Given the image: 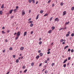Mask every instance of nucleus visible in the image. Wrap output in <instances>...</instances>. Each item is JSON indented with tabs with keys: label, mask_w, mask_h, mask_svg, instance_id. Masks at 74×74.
Here are the masks:
<instances>
[{
	"label": "nucleus",
	"mask_w": 74,
	"mask_h": 74,
	"mask_svg": "<svg viewBox=\"0 0 74 74\" xmlns=\"http://www.w3.org/2000/svg\"><path fill=\"white\" fill-rule=\"evenodd\" d=\"M33 22V21H30L29 22V23H31V24H32Z\"/></svg>",
	"instance_id": "cd10ccee"
},
{
	"label": "nucleus",
	"mask_w": 74,
	"mask_h": 74,
	"mask_svg": "<svg viewBox=\"0 0 74 74\" xmlns=\"http://www.w3.org/2000/svg\"><path fill=\"white\" fill-rule=\"evenodd\" d=\"M23 49H24V47H21L20 48V50H21V51H22V50H23Z\"/></svg>",
	"instance_id": "39448f33"
},
{
	"label": "nucleus",
	"mask_w": 74,
	"mask_h": 74,
	"mask_svg": "<svg viewBox=\"0 0 74 74\" xmlns=\"http://www.w3.org/2000/svg\"><path fill=\"white\" fill-rule=\"evenodd\" d=\"M41 38H40L39 39V41H41Z\"/></svg>",
	"instance_id": "338daca9"
},
{
	"label": "nucleus",
	"mask_w": 74,
	"mask_h": 74,
	"mask_svg": "<svg viewBox=\"0 0 74 74\" xmlns=\"http://www.w3.org/2000/svg\"><path fill=\"white\" fill-rule=\"evenodd\" d=\"M48 62L47 61V60H45V63H47V62Z\"/></svg>",
	"instance_id": "79ce46f5"
},
{
	"label": "nucleus",
	"mask_w": 74,
	"mask_h": 74,
	"mask_svg": "<svg viewBox=\"0 0 74 74\" xmlns=\"http://www.w3.org/2000/svg\"><path fill=\"white\" fill-rule=\"evenodd\" d=\"M41 64H42V63H40L39 65V67H41Z\"/></svg>",
	"instance_id": "de8ad7c7"
},
{
	"label": "nucleus",
	"mask_w": 74,
	"mask_h": 74,
	"mask_svg": "<svg viewBox=\"0 0 74 74\" xmlns=\"http://www.w3.org/2000/svg\"><path fill=\"white\" fill-rule=\"evenodd\" d=\"M14 18V16H12L11 17V19H12V18Z\"/></svg>",
	"instance_id": "6e6d98bb"
},
{
	"label": "nucleus",
	"mask_w": 74,
	"mask_h": 74,
	"mask_svg": "<svg viewBox=\"0 0 74 74\" xmlns=\"http://www.w3.org/2000/svg\"><path fill=\"white\" fill-rule=\"evenodd\" d=\"M9 73H10V71H9V72H8L6 73V74H9Z\"/></svg>",
	"instance_id": "e2e57ef3"
},
{
	"label": "nucleus",
	"mask_w": 74,
	"mask_h": 74,
	"mask_svg": "<svg viewBox=\"0 0 74 74\" xmlns=\"http://www.w3.org/2000/svg\"><path fill=\"white\" fill-rule=\"evenodd\" d=\"M54 21H56L57 22H59V19L58 18H57L55 19Z\"/></svg>",
	"instance_id": "f03ea898"
},
{
	"label": "nucleus",
	"mask_w": 74,
	"mask_h": 74,
	"mask_svg": "<svg viewBox=\"0 0 74 74\" xmlns=\"http://www.w3.org/2000/svg\"><path fill=\"white\" fill-rule=\"evenodd\" d=\"M43 55V54H42V53H40V56H42V55Z\"/></svg>",
	"instance_id": "9d476101"
},
{
	"label": "nucleus",
	"mask_w": 74,
	"mask_h": 74,
	"mask_svg": "<svg viewBox=\"0 0 74 74\" xmlns=\"http://www.w3.org/2000/svg\"><path fill=\"white\" fill-rule=\"evenodd\" d=\"M27 71V70L26 69L24 70V71H23V72L24 73H26V71Z\"/></svg>",
	"instance_id": "9b49d317"
},
{
	"label": "nucleus",
	"mask_w": 74,
	"mask_h": 74,
	"mask_svg": "<svg viewBox=\"0 0 74 74\" xmlns=\"http://www.w3.org/2000/svg\"><path fill=\"white\" fill-rule=\"evenodd\" d=\"M48 15V14L47 13L44 15V16H47Z\"/></svg>",
	"instance_id": "b1692460"
},
{
	"label": "nucleus",
	"mask_w": 74,
	"mask_h": 74,
	"mask_svg": "<svg viewBox=\"0 0 74 74\" xmlns=\"http://www.w3.org/2000/svg\"><path fill=\"white\" fill-rule=\"evenodd\" d=\"M1 8H4V6H3V5H2L1 6Z\"/></svg>",
	"instance_id": "58836bf2"
},
{
	"label": "nucleus",
	"mask_w": 74,
	"mask_h": 74,
	"mask_svg": "<svg viewBox=\"0 0 74 74\" xmlns=\"http://www.w3.org/2000/svg\"><path fill=\"white\" fill-rule=\"evenodd\" d=\"M74 36V33H72L71 34V36H72V37H73Z\"/></svg>",
	"instance_id": "c85d7f7f"
},
{
	"label": "nucleus",
	"mask_w": 74,
	"mask_h": 74,
	"mask_svg": "<svg viewBox=\"0 0 74 74\" xmlns=\"http://www.w3.org/2000/svg\"><path fill=\"white\" fill-rule=\"evenodd\" d=\"M54 3H53L52 5V7H54Z\"/></svg>",
	"instance_id": "8fccbe9b"
},
{
	"label": "nucleus",
	"mask_w": 74,
	"mask_h": 74,
	"mask_svg": "<svg viewBox=\"0 0 74 74\" xmlns=\"http://www.w3.org/2000/svg\"><path fill=\"white\" fill-rule=\"evenodd\" d=\"M69 64H70V63H67V66H68V65H69Z\"/></svg>",
	"instance_id": "680f3d73"
},
{
	"label": "nucleus",
	"mask_w": 74,
	"mask_h": 74,
	"mask_svg": "<svg viewBox=\"0 0 74 74\" xmlns=\"http://www.w3.org/2000/svg\"><path fill=\"white\" fill-rule=\"evenodd\" d=\"M64 40L63 39H62L60 40V42H62L63 41H64Z\"/></svg>",
	"instance_id": "2eb2a0df"
},
{
	"label": "nucleus",
	"mask_w": 74,
	"mask_h": 74,
	"mask_svg": "<svg viewBox=\"0 0 74 74\" xmlns=\"http://www.w3.org/2000/svg\"><path fill=\"white\" fill-rule=\"evenodd\" d=\"M49 53H50V51H48L47 52V54H49Z\"/></svg>",
	"instance_id": "09e8293b"
},
{
	"label": "nucleus",
	"mask_w": 74,
	"mask_h": 74,
	"mask_svg": "<svg viewBox=\"0 0 74 74\" xmlns=\"http://www.w3.org/2000/svg\"><path fill=\"white\" fill-rule=\"evenodd\" d=\"M66 11H65L63 12L62 15L63 16H64V15H66Z\"/></svg>",
	"instance_id": "7ed1b4c3"
},
{
	"label": "nucleus",
	"mask_w": 74,
	"mask_h": 74,
	"mask_svg": "<svg viewBox=\"0 0 74 74\" xmlns=\"http://www.w3.org/2000/svg\"><path fill=\"white\" fill-rule=\"evenodd\" d=\"M64 67H66V64H65L63 65Z\"/></svg>",
	"instance_id": "a878e982"
},
{
	"label": "nucleus",
	"mask_w": 74,
	"mask_h": 74,
	"mask_svg": "<svg viewBox=\"0 0 74 74\" xmlns=\"http://www.w3.org/2000/svg\"><path fill=\"white\" fill-rule=\"evenodd\" d=\"M54 65H55V63H52L51 64V66H54Z\"/></svg>",
	"instance_id": "412c9836"
},
{
	"label": "nucleus",
	"mask_w": 74,
	"mask_h": 74,
	"mask_svg": "<svg viewBox=\"0 0 74 74\" xmlns=\"http://www.w3.org/2000/svg\"><path fill=\"white\" fill-rule=\"evenodd\" d=\"M30 33H31V34H33V31H31V32Z\"/></svg>",
	"instance_id": "49530a36"
},
{
	"label": "nucleus",
	"mask_w": 74,
	"mask_h": 74,
	"mask_svg": "<svg viewBox=\"0 0 74 74\" xmlns=\"http://www.w3.org/2000/svg\"><path fill=\"white\" fill-rule=\"evenodd\" d=\"M16 63H18L19 62V60L18 59H17L16 60Z\"/></svg>",
	"instance_id": "bb28decb"
},
{
	"label": "nucleus",
	"mask_w": 74,
	"mask_h": 74,
	"mask_svg": "<svg viewBox=\"0 0 74 74\" xmlns=\"http://www.w3.org/2000/svg\"><path fill=\"white\" fill-rule=\"evenodd\" d=\"M43 12V11L41 10L40 11V13H41V14Z\"/></svg>",
	"instance_id": "ea45409f"
},
{
	"label": "nucleus",
	"mask_w": 74,
	"mask_h": 74,
	"mask_svg": "<svg viewBox=\"0 0 74 74\" xmlns=\"http://www.w3.org/2000/svg\"><path fill=\"white\" fill-rule=\"evenodd\" d=\"M2 33H3V34H4H4H5V32H4V31H2Z\"/></svg>",
	"instance_id": "473e14b6"
},
{
	"label": "nucleus",
	"mask_w": 74,
	"mask_h": 74,
	"mask_svg": "<svg viewBox=\"0 0 74 74\" xmlns=\"http://www.w3.org/2000/svg\"><path fill=\"white\" fill-rule=\"evenodd\" d=\"M67 61V59H66L63 62V63H66Z\"/></svg>",
	"instance_id": "0eeeda50"
},
{
	"label": "nucleus",
	"mask_w": 74,
	"mask_h": 74,
	"mask_svg": "<svg viewBox=\"0 0 74 74\" xmlns=\"http://www.w3.org/2000/svg\"><path fill=\"white\" fill-rule=\"evenodd\" d=\"M13 11V10H10V11H9V12H10V14H11V13H12V12Z\"/></svg>",
	"instance_id": "20e7f679"
},
{
	"label": "nucleus",
	"mask_w": 74,
	"mask_h": 74,
	"mask_svg": "<svg viewBox=\"0 0 74 74\" xmlns=\"http://www.w3.org/2000/svg\"><path fill=\"white\" fill-rule=\"evenodd\" d=\"M41 52V51H40V50H39V51H38V53H40Z\"/></svg>",
	"instance_id": "4d7b16f0"
},
{
	"label": "nucleus",
	"mask_w": 74,
	"mask_h": 74,
	"mask_svg": "<svg viewBox=\"0 0 74 74\" xmlns=\"http://www.w3.org/2000/svg\"><path fill=\"white\" fill-rule=\"evenodd\" d=\"M30 12H31V10H29V13H30Z\"/></svg>",
	"instance_id": "3c124183"
},
{
	"label": "nucleus",
	"mask_w": 74,
	"mask_h": 74,
	"mask_svg": "<svg viewBox=\"0 0 74 74\" xmlns=\"http://www.w3.org/2000/svg\"><path fill=\"white\" fill-rule=\"evenodd\" d=\"M60 5L61 6H62V5H63V3H61L60 4Z\"/></svg>",
	"instance_id": "a19ab883"
},
{
	"label": "nucleus",
	"mask_w": 74,
	"mask_h": 74,
	"mask_svg": "<svg viewBox=\"0 0 74 74\" xmlns=\"http://www.w3.org/2000/svg\"><path fill=\"white\" fill-rule=\"evenodd\" d=\"M51 29H52V30H54V29H55V27L54 26H53L51 27Z\"/></svg>",
	"instance_id": "dca6fc26"
},
{
	"label": "nucleus",
	"mask_w": 74,
	"mask_h": 74,
	"mask_svg": "<svg viewBox=\"0 0 74 74\" xmlns=\"http://www.w3.org/2000/svg\"><path fill=\"white\" fill-rule=\"evenodd\" d=\"M23 69H25V66H23V67H22Z\"/></svg>",
	"instance_id": "5fc2aeb1"
},
{
	"label": "nucleus",
	"mask_w": 74,
	"mask_h": 74,
	"mask_svg": "<svg viewBox=\"0 0 74 74\" xmlns=\"http://www.w3.org/2000/svg\"><path fill=\"white\" fill-rule=\"evenodd\" d=\"M51 0H49L48 2H47V3H50V2H51Z\"/></svg>",
	"instance_id": "4c0bfd02"
},
{
	"label": "nucleus",
	"mask_w": 74,
	"mask_h": 74,
	"mask_svg": "<svg viewBox=\"0 0 74 74\" xmlns=\"http://www.w3.org/2000/svg\"><path fill=\"white\" fill-rule=\"evenodd\" d=\"M69 34H66V37H68V36H69Z\"/></svg>",
	"instance_id": "7c9ffc66"
},
{
	"label": "nucleus",
	"mask_w": 74,
	"mask_h": 74,
	"mask_svg": "<svg viewBox=\"0 0 74 74\" xmlns=\"http://www.w3.org/2000/svg\"><path fill=\"white\" fill-rule=\"evenodd\" d=\"M12 47H10L9 49V50L11 51L12 50Z\"/></svg>",
	"instance_id": "37998d69"
},
{
	"label": "nucleus",
	"mask_w": 74,
	"mask_h": 74,
	"mask_svg": "<svg viewBox=\"0 0 74 74\" xmlns=\"http://www.w3.org/2000/svg\"><path fill=\"white\" fill-rule=\"evenodd\" d=\"M18 6H16V9H18Z\"/></svg>",
	"instance_id": "052dcab7"
},
{
	"label": "nucleus",
	"mask_w": 74,
	"mask_h": 74,
	"mask_svg": "<svg viewBox=\"0 0 74 74\" xmlns=\"http://www.w3.org/2000/svg\"><path fill=\"white\" fill-rule=\"evenodd\" d=\"M16 9H15L14 10V12H16Z\"/></svg>",
	"instance_id": "a18cd8bd"
},
{
	"label": "nucleus",
	"mask_w": 74,
	"mask_h": 74,
	"mask_svg": "<svg viewBox=\"0 0 74 74\" xmlns=\"http://www.w3.org/2000/svg\"><path fill=\"white\" fill-rule=\"evenodd\" d=\"M29 3H31L32 2V0H29Z\"/></svg>",
	"instance_id": "c03bdc74"
},
{
	"label": "nucleus",
	"mask_w": 74,
	"mask_h": 74,
	"mask_svg": "<svg viewBox=\"0 0 74 74\" xmlns=\"http://www.w3.org/2000/svg\"><path fill=\"white\" fill-rule=\"evenodd\" d=\"M33 24H30V27H33Z\"/></svg>",
	"instance_id": "5701e85b"
},
{
	"label": "nucleus",
	"mask_w": 74,
	"mask_h": 74,
	"mask_svg": "<svg viewBox=\"0 0 74 74\" xmlns=\"http://www.w3.org/2000/svg\"><path fill=\"white\" fill-rule=\"evenodd\" d=\"M39 16V15L38 14L37 15V16H36V19H38V16Z\"/></svg>",
	"instance_id": "f8f14e48"
},
{
	"label": "nucleus",
	"mask_w": 74,
	"mask_h": 74,
	"mask_svg": "<svg viewBox=\"0 0 74 74\" xmlns=\"http://www.w3.org/2000/svg\"><path fill=\"white\" fill-rule=\"evenodd\" d=\"M71 50V49H68V52H70Z\"/></svg>",
	"instance_id": "f704fd0d"
},
{
	"label": "nucleus",
	"mask_w": 74,
	"mask_h": 74,
	"mask_svg": "<svg viewBox=\"0 0 74 74\" xmlns=\"http://www.w3.org/2000/svg\"><path fill=\"white\" fill-rule=\"evenodd\" d=\"M2 29H5V27H3L2 28Z\"/></svg>",
	"instance_id": "69168bd1"
},
{
	"label": "nucleus",
	"mask_w": 74,
	"mask_h": 74,
	"mask_svg": "<svg viewBox=\"0 0 74 74\" xmlns=\"http://www.w3.org/2000/svg\"><path fill=\"white\" fill-rule=\"evenodd\" d=\"M21 34V33H20V32L19 31L17 32L16 36L17 37H19V36H20V35Z\"/></svg>",
	"instance_id": "f257e3e1"
},
{
	"label": "nucleus",
	"mask_w": 74,
	"mask_h": 74,
	"mask_svg": "<svg viewBox=\"0 0 74 74\" xmlns=\"http://www.w3.org/2000/svg\"><path fill=\"white\" fill-rule=\"evenodd\" d=\"M13 58H15V55H13Z\"/></svg>",
	"instance_id": "864d4df0"
},
{
	"label": "nucleus",
	"mask_w": 74,
	"mask_h": 74,
	"mask_svg": "<svg viewBox=\"0 0 74 74\" xmlns=\"http://www.w3.org/2000/svg\"><path fill=\"white\" fill-rule=\"evenodd\" d=\"M32 3H33V4L35 3V1L34 0H32Z\"/></svg>",
	"instance_id": "aec40b11"
},
{
	"label": "nucleus",
	"mask_w": 74,
	"mask_h": 74,
	"mask_svg": "<svg viewBox=\"0 0 74 74\" xmlns=\"http://www.w3.org/2000/svg\"><path fill=\"white\" fill-rule=\"evenodd\" d=\"M69 21H68L67 22H66L65 23V24H66V25H67V24H69Z\"/></svg>",
	"instance_id": "e433bc0d"
},
{
	"label": "nucleus",
	"mask_w": 74,
	"mask_h": 74,
	"mask_svg": "<svg viewBox=\"0 0 74 74\" xmlns=\"http://www.w3.org/2000/svg\"><path fill=\"white\" fill-rule=\"evenodd\" d=\"M40 56H39L38 55L36 57V59H38L39 58Z\"/></svg>",
	"instance_id": "6e6552de"
},
{
	"label": "nucleus",
	"mask_w": 74,
	"mask_h": 74,
	"mask_svg": "<svg viewBox=\"0 0 74 74\" xmlns=\"http://www.w3.org/2000/svg\"><path fill=\"white\" fill-rule=\"evenodd\" d=\"M68 47H69V46H66L65 47H64V49H66V48H68Z\"/></svg>",
	"instance_id": "1a4fd4ad"
},
{
	"label": "nucleus",
	"mask_w": 74,
	"mask_h": 74,
	"mask_svg": "<svg viewBox=\"0 0 74 74\" xmlns=\"http://www.w3.org/2000/svg\"><path fill=\"white\" fill-rule=\"evenodd\" d=\"M26 34H27V32H24V36H25L26 35Z\"/></svg>",
	"instance_id": "423d86ee"
},
{
	"label": "nucleus",
	"mask_w": 74,
	"mask_h": 74,
	"mask_svg": "<svg viewBox=\"0 0 74 74\" xmlns=\"http://www.w3.org/2000/svg\"><path fill=\"white\" fill-rule=\"evenodd\" d=\"M7 41H8V40L7 39H5V42H7Z\"/></svg>",
	"instance_id": "bf43d9fd"
},
{
	"label": "nucleus",
	"mask_w": 74,
	"mask_h": 74,
	"mask_svg": "<svg viewBox=\"0 0 74 74\" xmlns=\"http://www.w3.org/2000/svg\"><path fill=\"white\" fill-rule=\"evenodd\" d=\"M5 49H4L3 50V53L5 52Z\"/></svg>",
	"instance_id": "603ef678"
},
{
	"label": "nucleus",
	"mask_w": 74,
	"mask_h": 74,
	"mask_svg": "<svg viewBox=\"0 0 74 74\" xmlns=\"http://www.w3.org/2000/svg\"><path fill=\"white\" fill-rule=\"evenodd\" d=\"M68 34H70V32L69 31L68 32Z\"/></svg>",
	"instance_id": "774afa93"
},
{
	"label": "nucleus",
	"mask_w": 74,
	"mask_h": 74,
	"mask_svg": "<svg viewBox=\"0 0 74 74\" xmlns=\"http://www.w3.org/2000/svg\"><path fill=\"white\" fill-rule=\"evenodd\" d=\"M48 73V71L47 70H46V71H45V74H47Z\"/></svg>",
	"instance_id": "393cba45"
},
{
	"label": "nucleus",
	"mask_w": 74,
	"mask_h": 74,
	"mask_svg": "<svg viewBox=\"0 0 74 74\" xmlns=\"http://www.w3.org/2000/svg\"><path fill=\"white\" fill-rule=\"evenodd\" d=\"M70 59H71V57H69L68 58V60H70Z\"/></svg>",
	"instance_id": "72a5a7b5"
},
{
	"label": "nucleus",
	"mask_w": 74,
	"mask_h": 74,
	"mask_svg": "<svg viewBox=\"0 0 74 74\" xmlns=\"http://www.w3.org/2000/svg\"><path fill=\"white\" fill-rule=\"evenodd\" d=\"M2 14H3V12H2V11L1 10L0 11V14L2 15Z\"/></svg>",
	"instance_id": "4468645a"
},
{
	"label": "nucleus",
	"mask_w": 74,
	"mask_h": 74,
	"mask_svg": "<svg viewBox=\"0 0 74 74\" xmlns=\"http://www.w3.org/2000/svg\"><path fill=\"white\" fill-rule=\"evenodd\" d=\"M38 1H37L36 3V4H38Z\"/></svg>",
	"instance_id": "13d9d810"
},
{
	"label": "nucleus",
	"mask_w": 74,
	"mask_h": 74,
	"mask_svg": "<svg viewBox=\"0 0 74 74\" xmlns=\"http://www.w3.org/2000/svg\"><path fill=\"white\" fill-rule=\"evenodd\" d=\"M62 29L64 30V28H61L59 29V31H60V30H62Z\"/></svg>",
	"instance_id": "6ab92c4d"
},
{
	"label": "nucleus",
	"mask_w": 74,
	"mask_h": 74,
	"mask_svg": "<svg viewBox=\"0 0 74 74\" xmlns=\"http://www.w3.org/2000/svg\"><path fill=\"white\" fill-rule=\"evenodd\" d=\"M41 44H42V42L41 41H40L39 42V45H41Z\"/></svg>",
	"instance_id": "4be33fe9"
},
{
	"label": "nucleus",
	"mask_w": 74,
	"mask_h": 74,
	"mask_svg": "<svg viewBox=\"0 0 74 74\" xmlns=\"http://www.w3.org/2000/svg\"><path fill=\"white\" fill-rule=\"evenodd\" d=\"M51 32H52V31L51 30H50L48 32V33H49V34H50V33H51Z\"/></svg>",
	"instance_id": "f3484780"
},
{
	"label": "nucleus",
	"mask_w": 74,
	"mask_h": 74,
	"mask_svg": "<svg viewBox=\"0 0 74 74\" xmlns=\"http://www.w3.org/2000/svg\"><path fill=\"white\" fill-rule=\"evenodd\" d=\"M31 21V18H30L28 19V21Z\"/></svg>",
	"instance_id": "0e129e2a"
},
{
	"label": "nucleus",
	"mask_w": 74,
	"mask_h": 74,
	"mask_svg": "<svg viewBox=\"0 0 74 74\" xmlns=\"http://www.w3.org/2000/svg\"><path fill=\"white\" fill-rule=\"evenodd\" d=\"M53 19V17H51L50 18V21H51Z\"/></svg>",
	"instance_id": "2f4dec72"
},
{
	"label": "nucleus",
	"mask_w": 74,
	"mask_h": 74,
	"mask_svg": "<svg viewBox=\"0 0 74 74\" xmlns=\"http://www.w3.org/2000/svg\"><path fill=\"white\" fill-rule=\"evenodd\" d=\"M71 52H72V53H73L74 52V50H73V49H72L71 50Z\"/></svg>",
	"instance_id": "c9c22d12"
},
{
	"label": "nucleus",
	"mask_w": 74,
	"mask_h": 74,
	"mask_svg": "<svg viewBox=\"0 0 74 74\" xmlns=\"http://www.w3.org/2000/svg\"><path fill=\"white\" fill-rule=\"evenodd\" d=\"M19 37V36H17L16 37H15V40H17V39H18V38Z\"/></svg>",
	"instance_id": "ddd939ff"
},
{
	"label": "nucleus",
	"mask_w": 74,
	"mask_h": 74,
	"mask_svg": "<svg viewBox=\"0 0 74 74\" xmlns=\"http://www.w3.org/2000/svg\"><path fill=\"white\" fill-rule=\"evenodd\" d=\"M31 66H34V62H32V63H31Z\"/></svg>",
	"instance_id": "a211bd4d"
},
{
	"label": "nucleus",
	"mask_w": 74,
	"mask_h": 74,
	"mask_svg": "<svg viewBox=\"0 0 74 74\" xmlns=\"http://www.w3.org/2000/svg\"><path fill=\"white\" fill-rule=\"evenodd\" d=\"M25 14V13L24 12H22V15H24Z\"/></svg>",
	"instance_id": "c756f323"
}]
</instances>
